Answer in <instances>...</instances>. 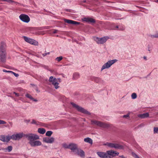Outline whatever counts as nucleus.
<instances>
[{
  "mask_svg": "<svg viewBox=\"0 0 158 158\" xmlns=\"http://www.w3.org/2000/svg\"><path fill=\"white\" fill-rule=\"evenodd\" d=\"M6 44L4 42H1L0 46V62L5 63L6 60Z\"/></svg>",
  "mask_w": 158,
  "mask_h": 158,
  "instance_id": "1",
  "label": "nucleus"
},
{
  "mask_svg": "<svg viewBox=\"0 0 158 158\" xmlns=\"http://www.w3.org/2000/svg\"><path fill=\"white\" fill-rule=\"evenodd\" d=\"M24 136L29 140V143L30 144H31V142H32L35 140L39 139V137L38 135L33 134H25Z\"/></svg>",
  "mask_w": 158,
  "mask_h": 158,
  "instance_id": "2",
  "label": "nucleus"
},
{
  "mask_svg": "<svg viewBox=\"0 0 158 158\" xmlns=\"http://www.w3.org/2000/svg\"><path fill=\"white\" fill-rule=\"evenodd\" d=\"M71 104L73 106V107L76 108L78 111L87 114H90L89 112L84 109L83 108L79 106L74 103L71 102Z\"/></svg>",
  "mask_w": 158,
  "mask_h": 158,
  "instance_id": "3",
  "label": "nucleus"
},
{
  "mask_svg": "<svg viewBox=\"0 0 158 158\" xmlns=\"http://www.w3.org/2000/svg\"><path fill=\"white\" fill-rule=\"evenodd\" d=\"M91 122L92 124L96 125L103 128H107L109 127V125L108 124L96 120H92Z\"/></svg>",
  "mask_w": 158,
  "mask_h": 158,
  "instance_id": "4",
  "label": "nucleus"
},
{
  "mask_svg": "<svg viewBox=\"0 0 158 158\" xmlns=\"http://www.w3.org/2000/svg\"><path fill=\"white\" fill-rule=\"evenodd\" d=\"M117 60L116 59L109 60L106 63H105L102 66L101 69L102 71L106 69H108L110 68L113 64L117 62Z\"/></svg>",
  "mask_w": 158,
  "mask_h": 158,
  "instance_id": "5",
  "label": "nucleus"
},
{
  "mask_svg": "<svg viewBox=\"0 0 158 158\" xmlns=\"http://www.w3.org/2000/svg\"><path fill=\"white\" fill-rule=\"evenodd\" d=\"M108 36H104L102 38L95 37L94 40L98 44H102L105 43L109 39Z\"/></svg>",
  "mask_w": 158,
  "mask_h": 158,
  "instance_id": "6",
  "label": "nucleus"
},
{
  "mask_svg": "<svg viewBox=\"0 0 158 158\" xmlns=\"http://www.w3.org/2000/svg\"><path fill=\"white\" fill-rule=\"evenodd\" d=\"M49 81L54 86L56 89H57L59 88V84L58 83V81L56 78H54L53 77L51 76L49 77Z\"/></svg>",
  "mask_w": 158,
  "mask_h": 158,
  "instance_id": "7",
  "label": "nucleus"
},
{
  "mask_svg": "<svg viewBox=\"0 0 158 158\" xmlns=\"http://www.w3.org/2000/svg\"><path fill=\"white\" fill-rule=\"evenodd\" d=\"M104 145L108 146L111 148H114L115 149H121L123 148V146L118 144L106 142L104 144Z\"/></svg>",
  "mask_w": 158,
  "mask_h": 158,
  "instance_id": "8",
  "label": "nucleus"
},
{
  "mask_svg": "<svg viewBox=\"0 0 158 158\" xmlns=\"http://www.w3.org/2000/svg\"><path fill=\"white\" fill-rule=\"evenodd\" d=\"M24 135L25 134L23 133L15 134L10 136L11 139L14 140H19L24 136Z\"/></svg>",
  "mask_w": 158,
  "mask_h": 158,
  "instance_id": "9",
  "label": "nucleus"
},
{
  "mask_svg": "<svg viewBox=\"0 0 158 158\" xmlns=\"http://www.w3.org/2000/svg\"><path fill=\"white\" fill-rule=\"evenodd\" d=\"M23 38L25 41L28 43L35 45H38V43L33 39L25 36H23Z\"/></svg>",
  "mask_w": 158,
  "mask_h": 158,
  "instance_id": "10",
  "label": "nucleus"
},
{
  "mask_svg": "<svg viewBox=\"0 0 158 158\" xmlns=\"http://www.w3.org/2000/svg\"><path fill=\"white\" fill-rule=\"evenodd\" d=\"M19 18L22 21L28 23L30 21V18L27 15L25 14H21L19 16Z\"/></svg>",
  "mask_w": 158,
  "mask_h": 158,
  "instance_id": "11",
  "label": "nucleus"
},
{
  "mask_svg": "<svg viewBox=\"0 0 158 158\" xmlns=\"http://www.w3.org/2000/svg\"><path fill=\"white\" fill-rule=\"evenodd\" d=\"M97 154L101 158H111L110 156L108 155L106 152H97Z\"/></svg>",
  "mask_w": 158,
  "mask_h": 158,
  "instance_id": "12",
  "label": "nucleus"
},
{
  "mask_svg": "<svg viewBox=\"0 0 158 158\" xmlns=\"http://www.w3.org/2000/svg\"><path fill=\"white\" fill-rule=\"evenodd\" d=\"M107 153L108 155L110 156L111 158H112L113 157L115 156H118L119 154L118 152L112 150L107 151Z\"/></svg>",
  "mask_w": 158,
  "mask_h": 158,
  "instance_id": "13",
  "label": "nucleus"
},
{
  "mask_svg": "<svg viewBox=\"0 0 158 158\" xmlns=\"http://www.w3.org/2000/svg\"><path fill=\"white\" fill-rule=\"evenodd\" d=\"M83 21H85L88 23H95V20L89 17H84L82 19Z\"/></svg>",
  "mask_w": 158,
  "mask_h": 158,
  "instance_id": "14",
  "label": "nucleus"
},
{
  "mask_svg": "<svg viewBox=\"0 0 158 158\" xmlns=\"http://www.w3.org/2000/svg\"><path fill=\"white\" fill-rule=\"evenodd\" d=\"M43 141L47 143H52L54 142V139L53 137L51 138L44 137L43 139Z\"/></svg>",
  "mask_w": 158,
  "mask_h": 158,
  "instance_id": "15",
  "label": "nucleus"
},
{
  "mask_svg": "<svg viewBox=\"0 0 158 158\" xmlns=\"http://www.w3.org/2000/svg\"><path fill=\"white\" fill-rule=\"evenodd\" d=\"M0 140L3 142H9L11 139L10 136H5L4 135H2L0 137Z\"/></svg>",
  "mask_w": 158,
  "mask_h": 158,
  "instance_id": "16",
  "label": "nucleus"
},
{
  "mask_svg": "<svg viewBox=\"0 0 158 158\" xmlns=\"http://www.w3.org/2000/svg\"><path fill=\"white\" fill-rule=\"evenodd\" d=\"M64 21L65 22L68 23L75 25H78L80 23L79 22L76 21L68 19H64Z\"/></svg>",
  "mask_w": 158,
  "mask_h": 158,
  "instance_id": "17",
  "label": "nucleus"
},
{
  "mask_svg": "<svg viewBox=\"0 0 158 158\" xmlns=\"http://www.w3.org/2000/svg\"><path fill=\"white\" fill-rule=\"evenodd\" d=\"M74 153L75 154H77L78 155L82 157H84L85 156L84 152L81 149H77Z\"/></svg>",
  "mask_w": 158,
  "mask_h": 158,
  "instance_id": "18",
  "label": "nucleus"
},
{
  "mask_svg": "<svg viewBox=\"0 0 158 158\" xmlns=\"http://www.w3.org/2000/svg\"><path fill=\"white\" fill-rule=\"evenodd\" d=\"M30 145L32 147L41 145V142L39 140L34 141L32 142H31Z\"/></svg>",
  "mask_w": 158,
  "mask_h": 158,
  "instance_id": "19",
  "label": "nucleus"
},
{
  "mask_svg": "<svg viewBox=\"0 0 158 158\" xmlns=\"http://www.w3.org/2000/svg\"><path fill=\"white\" fill-rule=\"evenodd\" d=\"M69 148L74 153L76 151V150L77 149V146L75 144H69Z\"/></svg>",
  "mask_w": 158,
  "mask_h": 158,
  "instance_id": "20",
  "label": "nucleus"
},
{
  "mask_svg": "<svg viewBox=\"0 0 158 158\" xmlns=\"http://www.w3.org/2000/svg\"><path fill=\"white\" fill-rule=\"evenodd\" d=\"M149 114L148 113H146L143 114H140L138 115V117L141 118H144L148 117Z\"/></svg>",
  "mask_w": 158,
  "mask_h": 158,
  "instance_id": "21",
  "label": "nucleus"
},
{
  "mask_svg": "<svg viewBox=\"0 0 158 158\" xmlns=\"http://www.w3.org/2000/svg\"><path fill=\"white\" fill-rule=\"evenodd\" d=\"M91 79L92 81H94L97 83H99L101 79L99 77H91Z\"/></svg>",
  "mask_w": 158,
  "mask_h": 158,
  "instance_id": "22",
  "label": "nucleus"
},
{
  "mask_svg": "<svg viewBox=\"0 0 158 158\" xmlns=\"http://www.w3.org/2000/svg\"><path fill=\"white\" fill-rule=\"evenodd\" d=\"M84 141L85 142L89 143L91 144L93 143L92 140L91 138L88 137L84 139Z\"/></svg>",
  "mask_w": 158,
  "mask_h": 158,
  "instance_id": "23",
  "label": "nucleus"
},
{
  "mask_svg": "<svg viewBox=\"0 0 158 158\" xmlns=\"http://www.w3.org/2000/svg\"><path fill=\"white\" fill-rule=\"evenodd\" d=\"M38 132L41 134H43L45 133L46 130L43 128H39L38 129Z\"/></svg>",
  "mask_w": 158,
  "mask_h": 158,
  "instance_id": "24",
  "label": "nucleus"
},
{
  "mask_svg": "<svg viewBox=\"0 0 158 158\" xmlns=\"http://www.w3.org/2000/svg\"><path fill=\"white\" fill-rule=\"evenodd\" d=\"M79 77V75L78 73H75L73 76V78L74 80H76Z\"/></svg>",
  "mask_w": 158,
  "mask_h": 158,
  "instance_id": "25",
  "label": "nucleus"
},
{
  "mask_svg": "<svg viewBox=\"0 0 158 158\" xmlns=\"http://www.w3.org/2000/svg\"><path fill=\"white\" fill-rule=\"evenodd\" d=\"M52 131H48L46 132V135L48 136H50L52 135Z\"/></svg>",
  "mask_w": 158,
  "mask_h": 158,
  "instance_id": "26",
  "label": "nucleus"
},
{
  "mask_svg": "<svg viewBox=\"0 0 158 158\" xmlns=\"http://www.w3.org/2000/svg\"><path fill=\"white\" fill-rule=\"evenodd\" d=\"M25 96L28 98L30 99L31 100L33 99V98L29 94H26Z\"/></svg>",
  "mask_w": 158,
  "mask_h": 158,
  "instance_id": "27",
  "label": "nucleus"
},
{
  "mask_svg": "<svg viewBox=\"0 0 158 158\" xmlns=\"http://www.w3.org/2000/svg\"><path fill=\"white\" fill-rule=\"evenodd\" d=\"M131 98L133 99H135L137 98V95L135 93H133L131 95Z\"/></svg>",
  "mask_w": 158,
  "mask_h": 158,
  "instance_id": "28",
  "label": "nucleus"
},
{
  "mask_svg": "<svg viewBox=\"0 0 158 158\" xmlns=\"http://www.w3.org/2000/svg\"><path fill=\"white\" fill-rule=\"evenodd\" d=\"M153 132L154 134H158V127H155L154 128Z\"/></svg>",
  "mask_w": 158,
  "mask_h": 158,
  "instance_id": "29",
  "label": "nucleus"
},
{
  "mask_svg": "<svg viewBox=\"0 0 158 158\" xmlns=\"http://www.w3.org/2000/svg\"><path fill=\"white\" fill-rule=\"evenodd\" d=\"M63 59V57L62 56H60L58 57H57L56 58V60L58 62H60Z\"/></svg>",
  "mask_w": 158,
  "mask_h": 158,
  "instance_id": "30",
  "label": "nucleus"
},
{
  "mask_svg": "<svg viewBox=\"0 0 158 158\" xmlns=\"http://www.w3.org/2000/svg\"><path fill=\"white\" fill-rule=\"evenodd\" d=\"M62 146L64 148H69V145H68L66 143H63L62 144Z\"/></svg>",
  "mask_w": 158,
  "mask_h": 158,
  "instance_id": "31",
  "label": "nucleus"
},
{
  "mask_svg": "<svg viewBox=\"0 0 158 158\" xmlns=\"http://www.w3.org/2000/svg\"><path fill=\"white\" fill-rule=\"evenodd\" d=\"M12 149V147L11 146H10L8 147L6 149L8 151V152H10Z\"/></svg>",
  "mask_w": 158,
  "mask_h": 158,
  "instance_id": "32",
  "label": "nucleus"
},
{
  "mask_svg": "<svg viewBox=\"0 0 158 158\" xmlns=\"http://www.w3.org/2000/svg\"><path fill=\"white\" fill-rule=\"evenodd\" d=\"M132 155L133 157L135 158H140L135 153H132Z\"/></svg>",
  "mask_w": 158,
  "mask_h": 158,
  "instance_id": "33",
  "label": "nucleus"
},
{
  "mask_svg": "<svg viewBox=\"0 0 158 158\" xmlns=\"http://www.w3.org/2000/svg\"><path fill=\"white\" fill-rule=\"evenodd\" d=\"M150 37L152 38H157V37L156 35V34L155 35H150Z\"/></svg>",
  "mask_w": 158,
  "mask_h": 158,
  "instance_id": "34",
  "label": "nucleus"
},
{
  "mask_svg": "<svg viewBox=\"0 0 158 158\" xmlns=\"http://www.w3.org/2000/svg\"><path fill=\"white\" fill-rule=\"evenodd\" d=\"M11 73L13 74L16 77H18L19 76V75L18 74V73H16L13 72H11Z\"/></svg>",
  "mask_w": 158,
  "mask_h": 158,
  "instance_id": "35",
  "label": "nucleus"
},
{
  "mask_svg": "<svg viewBox=\"0 0 158 158\" xmlns=\"http://www.w3.org/2000/svg\"><path fill=\"white\" fill-rule=\"evenodd\" d=\"M6 123V122L5 121L0 120V124H3Z\"/></svg>",
  "mask_w": 158,
  "mask_h": 158,
  "instance_id": "36",
  "label": "nucleus"
},
{
  "mask_svg": "<svg viewBox=\"0 0 158 158\" xmlns=\"http://www.w3.org/2000/svg\"><path fill=\"white\" fill-rule=\"evenodd\" d=\"M58 30L53 29L52 31V33L54 34L58 32Z\"/></svg>",
  "mask_w": 158,
  "mask_h": 158,
  "instance_id": "37",
  "label": "nucleus"
},
{
  "mask_svg": "<svg viewBox=\"0 0 158 158\" xmlns=\"http://www.w3.org/2000/svg\"><path fill=\"white\" fill-rule=\"evenodd\" d=\"M32 124H37V122L34 119H33L32 120V121L31 123Z\"/></svg>",
  "mask_w": 158,
  "mask_h": 158,
  "instance_id": "38",
  "label": "nucleus"
},
{
  "mask_svg": "<svg viewBox=\"0 0 158 158\" xmlns=\"http://www.w3.org/2000/svg\"><path fill=\"white\" fill-rule=\"evenodd\" d=\"M3 71L4 72H8L9 73H11V72H12V71H7L5 69H3Z\"/></svg>",
  "mask_w": 158,
  "mask_h": 158,
  "instance_id": "39",
  "label": "nucleus"
},
{
  "mask_svg": "<svg viewBox=\"0 0 158 158\" xmlns=\"http://www.w3.org/2000/svg\"><path fill=\"white\" fill-rule=\"evenodd\" d=\"M129 116V114H127L124 115L123 116V118H127Z\"/></svg>",
  "mask_w": 158,
  "mask_h": 158,
  "instance_id": "40",
  "label": "nucleus"
},
{
  "mask_svg": "<svg viewBox=\"0 0 158 158\" xmlns=\"http://www.w3.org/2000/svg\"><path fill=\"white\" fill-rule=\"evenodd\" d=\"M14 94L17 97H19V94L16 93L15 92H14Z\"/></svg>",
  "mask_w": 158,
  "mask_h": 158,
  "instance_id": "41",
  "label": "nucleus"
},
{
  "mask_svg": "<svg viewBox=\"0 0 158 158\" xmlns=\"http://www.w3.org/2000/svg\"><path fill=\"white\" fill-rule=\"evenodd\" d=\"M57 81H58V82H61V79L60 78H57Z\"/></svg>",
  "mask_w": 158,
  "mask_h": 158,
  "instance_id": "42",
  "label": "nucleus"
},
{
  "mask_svg": "<svg viewBox=\"0 0 158 158\" xmlns=\"http://www.w3.org/2000/svg\"><path fill=\"white\" fill-rule=\"evenodd\" d=\"M9 123L10 124L11 126H12L13 125V123L11 122H9Z\"/></svg>",
  "mask_w": 158,
  "mask_h": 158,
  "instance_id": "43",
  "label": "nucleus"
},
{
  "mask_svg": "<svg viewBox=\"0 0 158 158\" xmlns=\"http://www.w3.org/2000/svg\"><path fill=\"white\" fill-rule=\"evenodd\" d=\"M65 10H66V11H68V12H70V10H69V9H66Z\"/></svg>",
  "mask_w": 158,
  "mask_h": 158,
  "instance_id": "44",
  "label": "nucleus"
},
{
  "mask_svg": "<svg viewBox=\"0 0 158 158\" xmlns=\"http://www.w3.org/2000/svg\"><path fill=\"white\" fill-rule=\"evenodd\" d=\"M124 28H122V29H121V28H119V30H122V31H123V30H124Z\"/></svg>",
  "mask_w": 158,
  "mask_h": 158,
  "instance_id": "45",
  "label": "nucleus"
},
{
  "mask_svg": "<svg viewBox=\"0 0 158 158\" xmlns=\"http://www.w3.org/2000/svg\"><path fill=\"white\" fill-rule=\"evenodd\" d=\"M32 100H33V101H34L35 102H37V100L36 99H35L33 98V99H32Z\"/></svg>",
  "mask_w": 158,
  "mask_h": 158,
  "instance_id": "46",
  "label": "nucleus"
},
{
  "mask_svg": "<svg viewBox=\"0 0 158 158\" xmlns=\"http://www.w3.org/2000/svg\"><path fill=\"white\" fill-rule=\"evenodd\" d=\"M119 156L122 158H123L124 157L123 155L120 156Z\"/></svg>",
  "mask_w": 158,
  "mask_h": 158,
  "instance_id": "47",
  "label": "nucleus"
},
{
  "mask_svg": "<svg viewBox=\"0 0 158 158\" xmlns=\"http://www.w3.org/2000/svg\"><path fill=\"white\" fill-rule=\"evenodd\" d=\"M47 54V53H44L43 54V55L44 56H45Z\"/></svg>",
  "mask_w": 158,
  "mask_h": 158,
  "instance_id": "48",
  "label": "nucleus"
},
{
  "mask_svg": "<svg viewBox=\"0 0 158 158\" xmlns=\"http://www.w3.org/2000/svg\"><path fill=\"white\" fill-rule=\"evenodd\" d=\"M143 58H144V59L146 60H147V59H146V56H144V57H143Z\"/></svg>",
  "mask_w": 158,
  "mask_h": 158,
  "instance_id": "49",
  "label": "nucleus"
},
{
  "mask_svg": "<svg viewBox=\"0 0 158 158\" xmlns=\"http://www.w3.org/2000/svg\"><path fill=\"white\" fill-rule=\"evenodd\" d=\"M115 28H118V26H116Z\"/></svg>",
  "mask_w": 158,
  "mask_h": 158,
  "instance_id": "50",
  "label": "nucleus"
},
{
  "mask_svg": "<svg viewBox=\"0 0 158 158\" xmlns=\"http://www.w3.org/2000/svg\"><path fill=\"white\" fill-rule=\"evenodd\" d=\"M156 35H157V38H158V31L157 32V33L156 34Z\"/></svg>",
  "mask_w": 158,
  "mask_h": 158,
  "instance_id": "51",
  "label": "nucleus"
},
{
  "mask_svg": "<svg viewBox=\"0 0 158 158\" xmlns=\"http://www.w3.org/2000/svg\"><path fill=\"white\" fill-rule=\"evenodd\" d=\"M45 68L46 69H48V67L47 66L45 67Z\"/></svg>",
  "mask_w": 158,
  "mask_h": 158,
  "instance_id": "52",
  "label": "nucleus"
},
{
  "mask_svg": "<svg viewBox=\"0 0 158 158\" xmlns=\"http://www.w3.org/2000/svg\"><path fill=\"white\" fill-rule=\"evenodd\" d=\"M36 91H37V92H38V89H37V88L36 89Z\"/></svg>",
  "mask_w": 158,
  "mask_h": 158,
  "instance_id": "53",
  "label": "nucleus"
},
{
  "mask_svg": "<svg viewBox=\"0 0 158 158\" xmlns=\"http://www.w3.org/2000/svg\"><path fill=\"white\" fill-rule=\"evenodd\" d=\"M50 53L49 52H48L47 54H49Z\"/></svg>",
  "mask_w": 158,
  "mask_h": 158,
  "instance_id": "54",
  "label": "nucleus"
},
{
  "mask_svg": "<svg viewBox=\"0 0 158 158\" xmlns=\"http://www.w3.org/2000/svg\"><path fill=\"white\" fill-rule=\"evenodd\" d=\"M156 2H158V0H157Z\"/></svg>",
  "mask_w": 158,
  "mask_h": 158,
  "instance_id": "55",
  "label": "nucleus"
},
{
  "mask_svg": "<svg viewBox=\"0 0 158 158\" xmlns=\"http://www.w3.org/2000/svg\"><path fill=\"white\" fill-rule=\"evenodd\" d=\"M123 158H127L125 157H124Z\"/></svg>",
  "mask_w": 158,
  "mask_h": 158,
  "instance_id": "56",
  "label": "nucleus"
},
{
  "mask_svg": "<svg viewBox=\"0 0 158 158\" xmlns=\"http://www.w3.org/2000/svg\"><path fill=\"white\" fill-rule=\"evenodd\" d=\"M45 147L47 148V147L46 146H45Z\"/></svg>",
  "mask_w": 158,
  "mask_h": 158,
  "instance_id": "57",
  "label": "nucleus"
}]
</instances>
